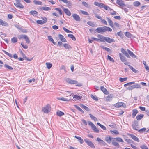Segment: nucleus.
I'll return each instance as SVG.
<instances>
[{
    "mask_svg": "<svg viewBox=\"0 0 149 149\" xmlns=\"http://www.w3.org/2000/svg\"><path fill=\"white\" fill-rule=\"evenodd\" d=\"M18 38L19 39H25L26 42L28 44H29L30 42V41L29 38L26 35H20L19 36Z\"/></svg>",
    "mask_w": 149,
    "mask_h": 149,
    "instance_id": "obj_1",
    "label": "nucleus"
},
{
    "mask_svg": "<svg viewBox=\"0 0 149 149\" xmlns=\"http://www.w3.org/2000/svg\"><path fill=\"white\" fill-rule=\"evenodd\" d=\"M51 108L49 105H47L42 108V111L45 113H48L50 112Z\"/></svg>",
    "mask_w": 149,
    "mask_h": 149,
    "instance_id": "obj_2",
    "label": "nucleus"
},
{
    "mask_svg": "<svg viewBox=\"0 0 149 149\" xmlns=\"http://www.w3.org/2000/svg\"><path fill=\"white\" fill-rule=\"evenodd\" d=\"M105 26L104 27H100L97 28L96 29V31L97 32L102 33H103L106 32Z\"/></svg>",
    "mask_w": 149,
    "mask_h": 149,
    "instance_id": "obj_3",
    "label": "nucleus"
},
{
    "mask_svg": "<svg viewBox=\"0 0 149 149\" xmlns=\"http://www.w3.org/2000/svg\"><path fill=\"white\" fill-rule=\"evenodd\" d=\"M84 141L91 147L93 148H95V146L93 144L91 141H89L88 139H84Z\"/></svg>",
    "mask_w": 149,
    "mask_h": 149,
    "instance_id": "obj_4",
    "label": "nucleus"
},
{
    "mask_svg": "<svg viewBox=\"0 0 149 149\" xmlns=\"http://www.w3.org/2000/svg\"><path fill=\"white\" fill-rule=\"evenodd\" d=\"M116 3L122 7H123L126 6L125 3L122 0H117Z\"/></svg>",
    "mask_w": 149,
    "mask_h": 149,
    "instance_id": "obj_5",
    "label": "nucleus"
},
{
    "mask_svg": "<svg viewBox=\"0 0 149 149\" xmlns=\"http://www.w3.org/2000/svg\"><path fill=\"white\" fill-rule=\"evenodd\" d=\"M72 16L74 19L77 21H80L81 19L79 16L76 14L74 13L72 14Z\"/></svg>",
    "mask_w": 149,
    "mask_h": 149,
    "instance_id": "obj_6",
    "label": "nucleus"
},
{
    "mask_svg": "<svg viewBox=\"0 0 149 149\" xmlns=\"http://www.w3.org/2000/svg\"><path fill=\"white\" fill-rule=\"evenodd\" d=\"M138 126V122L136 121H134L132 124L133 128L135 130H138L139 128Z\"/></svg>",
    "mask_w": 149,
    "mask_h": 149,
    "instance_id": "obj_7",
    "label": "nucleus"
},
{
    "mask_svg": "<svg viewBox=\"0 0 149 149\" xmlns=\"http://www.w3.org/2000/svg\"><path fill=\"white\" fill-rule=\"evenodd\" d=\"M65 81L68 83L71 84H75L77 83V81L72 80L68 78H66L65 79Z\"/></svg>",
    "mask_w": 149,
    "mask_h": 149,
    "instance_id": "obj_8",
    "label": "nucleus"
},
{
    "mask_svg": "<svg viewBox=\"0 0 149 149\" xmlns=\"http://www.w3.org/2000/svg\"><path fill=\"white\" fill-rule=\"evenodd\" d=\"M115 107L117 108H119L122 106L123 107H125L126 106L125 104L122 102H119L116 103L114 104Z\"/></svg>",
    "mask_w": 149,
    "mask_h": 149,
    "instance_id": "obj_9",
    "label": "nucleus"
},
{
    "mask_svg": "<svg viewBox=\"0 0 149 149\" xmlns=\"http://www.w3.org/2000/svg\"><path fill=\"white\" fill-rule=\"evenodd\" d=\"M14 5L17 7L23 8L24 6L20 3L19 1H16V3H14Z\"/></svg>",
    "mask_w": 149,
    "mask_h": 149,
    "instance_id": "obj_10",
    "label": "nucleus"
},
{
    "mask_svg": "<svg viewBox=\"0 0 149 149\" xmlns=\"http://www.w3.org/2000/svg\"><path fill=\"white\" fill-rule=\"evenodd\" d=\"M128 135L132 138L134 141L139 142V139L138 138L135 136L130 134H128Z\"/></svg>",
    "mask_w": 149,
    "mask_h": 149,
    "instance_id": "obj_11",
    "label": "nucleus"
},
{
    "mask_svg": "<svg viewBox=\"0 0 149 149\" xmlns=\"http://www.w3.org/2000/svg\"><path fill=\"white\" fill-rule=\"evenodd\" d=\"M105 41L109 43H111V42H114L115 40L113 39L110 38L108 37H105Z\"/></svg>",
    "mask_w": 149,
    "mask_h": 149,
    "instance_id": "obj_12",
    "label": "nucleus"
},
{
    "mask_svg": "<svg viewBox=\"0 0 149 149\" xmlns=\"http://www.w3.org/2000/svg\"><path fill=\"white\" fill-rule=\"evenodd\" d=\"M43 20H38L36 21V22L40 24H43L46 23L47 22V19L46 18L43 19Z\"/></svg>",
    "mask_w": 149,
    "mask_h": 149,
    "instance_id": "obj_13",
    "label": "nucleus"
},
{
    "mask_svg": "<svg viewBox=\"0 0 149 149\" xmlns=\"http://www.w3.org/2000/svg\"><path fill=\"white\" fill-rule=\"evenodd\" d=\"M98 37L99 38L98 39L99 41H100L102 42H104L105 41V37H104L101 35H98Z\"/></svg>",
    "mask_w": 149,
    "mask_h": 149,
    "instance_id": "obj_14",
    "label": "nucleus"
},
{
    "mask_svg": "<svg viewBox=\"0 0 149 149\" xmlns=\"http://www.w3.org/2000/svg\"><path fill=\"white\" fill-rule=\"evenodd\" d=\"M116 141V140L115 139V138H112V144L114 146L119 147V144Z\"/></svg>",
    "mask_w": 149,
    "mask_h": 149,
    "instance_id": "obj_15",
    "label": "nucleus"
},
{
    "mask_svg": "<svg viewBox=\"0 0 149 149\" xmlns=\"http://www.w3.org/2000/svg\"><path fill=\"white\" fill-rule=\"evenodd\" d=\"M105 140L109 144H110L112 141V138L111 137H106L105 138Z\"/></svg>",
    "mask_w": 149,
    "mask_h": 149,
    "instance_id": "obj_16",
    "label": "nucleus"
},
{
    "mask_svg": "<svg viewBox=\"0 0 149 149\" xmlns=\"http://www.w3.org/2000/svg\"><path fill=\"white\" fill-rule=\"evenodd\" d=\"M107 19L109 24V25L111 27H112L113 29L114 28V26L113 22L112 20L110 19L108 17H107Z\"/></svg>",
    "mask_w": 149,
    "mask_h": 149,
    "instance_id": "obj_17",
    "label": "nucleus"
},
{
    "mask_svg": "<svg viewBox=\"0 0 149 149\" xmlns=\"http://www.w3.org/2000/svg\"><path fill=\"white\" fill-rule=\"evenodd\" d=\"M98 141L100 144L104 145L106 144L105 142L103 140L101 139L100 138L98 137L97 138V139L96 140Z\"/></svg>",
    "mask_w": 149,
    "mask_h": 149,
    "instance_id": "obj_18",
    "label": "nucleus"
},
{
    "mask_svg": "<svg viewBox=\"0 0 149 149\" xmlns=\"http://www.w3.org/2000/svg\"><path fill=\"white\" fill-rule=\"evenodd\" d=\"M0 25L4 26H8V24L6 22L3 21L1 19H0Z\"/></svg>",
    "mask_w": 149,
    "mask_h": 149,
    "instance_id": "obj_19",
    "label": "nucleus"
},
{
    "mask_svg": "<svg viewBox=\"0 0 149 149\" xmlns=\"http://www.w3.org/2000/svg\"><path fill=\"white\" fill-rule=\"evenodd\" d=\"M113 97V95H110L105 97L104 99L107 101H110L112 100Z\"/></svg>",
    "mask_w": 149,
    "mask_h": 149,
    "instance_id": "obj_20",
    "label": "nucleus"
},
{
    "mask_svg": "<svg viewBox=\"0 0 149 149\" xmlns=\"http://www.w3.org/2000/svg\"><path fill=\"white\" fill-rule=\"evenodd\" d=\"M121 52L123 53L126 56L129 58H130V56L129 54L127 53V52L124 50V49L123 48H121Z\"/></svg>",
    "mask_w": 149,
    "mask_h": 149,
    "instance_id": "obj_21",
    "label": "nucleus"
},
{
    "mask_svg": "<svg viewBox=\"0 0 149 149\" xmlns=\"http://www.w3.org/2000/svg\"><path fill=\"white\" fill-rule=\"evenodd\" d=\"M58 37L60 40L62 42H66V39L64 38V36L62 35L59 34L58 35Z\"/></svg>",
    "mask_w": 149,
    "mask_h": 149,
    "instance_id": "obj_22",
    "label": "nucleus"
},
{
    "mask_svg": "<svg viewBox=\"0 0 149 149\" xmlns=\"http://www.w3.org/2000/svg\"><path fill=\"white\" fill-rule=\"evenodd\" d=\"M63 11L68 16L71 15V13L68 9L64 8Z\"/></svg>",
    "mask_w": 149,
    "mask_h": 149,
    "instance_id": "obj_23",
    "label": "nucleus"
},
{
    "mask_svg": "<svg viewBox=\"0 0 149 149\" xmlns=\"http://www.w3.org/2000/svg\"><path fill=\"white\" fill-rule=\"evenodd\" d=\"M119 55L121 61L123 62H125L126 61V60L125 59V57L123 56L122 55V54L120 53H119Z\"/></svg>",
    "mask_w": 149,
    "mask_h": 149,
    "instance_id": "obj_24",
    "label": "nucleus"
},
{
    "mask_svg": "<svg viewBox=\"0 0 149 149\" xmlns=\"http://www.w3.org/2000/svg\"><path fill=\"white\" fill-rule=\"evenodd\" d=\"M94 4L95 5L101 8H102L104 4L102 3H99L97 2H95Z\"/></svg>",
    "mask_w": 149,
    "mask_h": 149,
    "instance_id": "obj_25",
    "label": "nucleus"
},
{
    "mask_svg": "<svg viewBox=\"0 0 149 149\" xmlns=\"http://www.w3.org/2000/svg\"><path fill=\"white\" fill-rule=\"evenodd\" d=\"M127 51L130 55L133 58H136V55L131 51L129 49L127 50Z\"/></svg>",
    "mask_w": 149,
    "mask_h": 149,
    "instance_id": "obj_26",
    "label": "nucleus"
},
{
    "mask_svg": "<svg viewBox=\"0 0 149 149\" xmlns=\"http://www.w3.org/2000/svg\"><path fill=\"white\" fill-rule=\"evenodd\" d=\"M57 99L60 100H62L63 101H70V100H71V99H67L66 98H64L63 97H61V98H58Z\"/></svg>",
    "mask_w": 149,
    "mask_h": 149,
    "instance_id": "obj_27",
    "label": "nucleus"
},
{
    "mask_svg": "<svg viewBox=\"0 0 149 149\" xmlns=\"http://www.w3.org/2000/svg\"><path fill=\"white\" fill-rule=\"evenodd\" d=\"M101 90L105 94H108L109 93L108 91H107L106 89L103 86H101Z\"/></svg>",
    "mask_w": 149,
    "mask_h": 149,
    "instance_id": "obj_28",
    "label": "nucleus"
},
{
    "mask_svg": "<svg viewBox=\"0 0 149 149\" xmlns=\"http://www.w3.org/2000/svg\"><path fill=\"white\" fill-rule=\"evenodd\" d=\"M56 114L58 116L60 117L64 115V113L60 111H57L56 112Z\"/></svg>",
    "mask_w": 149,
    "mask_h": 149,
    "instance_id": "obj_29",
    "label": "nucleus"
},
{
    "mask_svg": "<svg viewBox=\"0 0 149 149\" xmlns=\"http://www.w3.org/2000/svg\"><path fill=\"white\" fill-rule=\"evenodd\" d=\"M82 97L77 95H74L73 97V99H74V100H79L81 99Z\"/></svg>",
    "mask_w": 149,
    "mask_h": 149,
    "instance_id": "obj_30",
    "label": "nucleus"
},
{
    "mask_svg": "<svg viewBox=\"0 0 149 149\" xmlns=\"http://www.w3.org/2000/svg\"><path fill=\"white\" fill-rule=\"evenodd\" d=\"M132 112V116L133 118H134L136 114L138 113V111L136 109H134L133 111Z\"/></svg>",
    "mask_w": 149,
    "mask_h": 149,
    "instance_id": "obj_31",
    "label": "nucleus"
},
{
    "mask_svg": "<svg viewBox=\"0 0 149 149\" xmlns=\"http://www.w3.org/2000/svg\"><path fill=\"white\" fill-rule=\"evenodd\" d=\"M128 66L129 67V68H130V69L134 72L135 73H136L138 71L136 70L133 67L131 66L130 65H128Z\"/></svg>",
    "mask_w": 149,
    "mask_h": 149,
    "instance_id": "obj_32",
    "label": "nucleus"
},
{
    "mask_svg": "<svg viewBox=\"0 0 149 149\" xmlns=\"http://www.w3.org/2000/svg\"><path fill=\"white\" fill-rule=\"evenodd\" d=\"M48 40L50 41H51L55 45L56 44V42H55L54 40L52 38V36H48Z\"/></svg>",
    "mask_w": 149,
    "mask_h": 149,
    "instance_id": "obj_33",
    "label": "nucleus"
},
{
    "mask_svg": "<svg viewBox=\"0 0 149 149\" xmlns=\"http://www.w3.org/2000/svg\"><path fill=\"white\" fill-rule=\"evenodd\" d=\"M87 24L90 25V26L92 27H95L97 26L95 24H94V23L91 21H89L87 22Z\"/></svg>",
    "mask_w": 149,
    "mask_h": 149,
    "instance_id": "obj_34",
    "label": "nucleus"
},
{
    "mask_svg": "<svg viewBox=\"0 0 149 149\" xmlns=\"http://www.w3.org/2000/svg\"><path fill=\"white\" fill-rule=\"evenodd\" d=\"M133 88H140L141 86L139 84L134 85H133Z\"/></svg>",
    "mask_w": 149,
    "mask_h": 149,
    "instance_id": "obj_35",
    "label": "nucleus"
},
{
    "mask_svg": "<svg viewBox=\"0 0 149 149\" xmlns=\"http://www.w3.org/2000/svg\"><path fill=\"white\" fill-rule=\"evenodd\" d=\"M133 5L136 7H138L140 5V3L138 1H136L133 3Z\"/></svg>",
    "mask_w": 149,
    "mask_h": 149,
    "instance_id": "obj_36",
    "label": "nucleus"
},
{
    "mask_svg": "<svg viewBox=\"0 0 149 149\" xmlns=\"http://www.w3.org/2000/svg\"><path fill=\"white\" fill-rule=\"evenodd\" d=\"M29 13L33 16H36L37 15L38 12L36 11H31L29 12Z\"/></svg>",
    "mask_w": 149,
    "mask_h": 149,
    "instance_id": "obj_37",
    "label": "nucleus"
},
{
    "mask_svg": "<svg viewBox=\"0 0 149 149\" xmlns=\"http://www.w3.org/2000/svg\"><path fill=\"white\" fill-rule=\"evenodd\" d=\"M80 106L81 107L84 108V109L87 111H90V109L88 108L83 104L80 105Z\"/></svg>",
    "mask_w": 149,
    "mask_h": 149,
    "instance_id": "obj_38",
    "label": "nucleus"
},
{
    "mask_svg": "<svg viewBox=\"0 0 149 149\" xmlns=\"http://www.w3.org/2000/svg\"><path fill=\"white\" fill-rule=\"evenodd\" d=\"M46 65L48 69H50L52 66V64L51 63L48 62L46 63Z\"/></svg>",
    "mask_w": 149,
    "mask_h": 149,
    "instance_id": "obj_39",
    "label": "nucleus"
},
{
    "mask_svg": "<svg viewBox=\"0 0 149 149\" xmlns=\"http://www.w3.org/2000/svg\"><path fill=\"white\" fill-rule=\"evenodd\" d=\"M102 8H104V9L106 10H109L111 11L112 10L109 7L105 6L104 4Z\"/></svg>",
    "mask_w": 149,
    "mask_h": 149,
    "instance_id": "obj_40",
    "label": "nucleus"
},
{
    "mask_svg": "<svg viewBox=\"0 0 149 149\" xmlns=\"http://www.w3.org/2000/svg\"><path fill=\"white\" fill-rule=\"evenodd\" d=\"M143 117V115H139L136 116V118L137 120H140Z\"/></svg>",
    "mask_w": 149,
    "mask_h": 149,
    "instance_id": "obj_41",
    "label": "nucleus"
},
{
    "mask_svg": "<svg viewBox=\"0 0 149 149\" xmlns=\"http://www.w3.org/2000/svg\"><path fill=\"white\" fill-rule=\"evenodd\" d=\"M68 36L72 39L73 40H76L75 37L72 34H68Z\"/></svg>",
    "mask_w": 149,
    "mask_h": 149,
    "instance_id": "obj_42",
    "label": "nucleus"
},
{
    "mask_svg": "<svg viewBox=\"0 0 149 149\" xmlns=\"http://www.w3.org/2000/svg\"><path fill=\"white\" fill-rule=\"evenodd\" d=\"M41 9L45 11H48L50 10L51 8L49 7H42Z\"/></svg>",
    "mask_w": 149,
    "mask_h": 149,
    "instance_id": "obj_43",
    "label": "nucleus"
},
{
    "mask_svg": "<svg viewBox=\"0 0 149 149\" xmlns=\"http://www.w3.org/2000/svg\"><path fill=\"white\" fill-rule=\"evenodd\" d=\"M11 41L13 43L16 42L17 41V38L16 37H13L11 39Z\"/></svg>",
    "mask_w": 149,
    "mask_h": 149,
    "instance_id": "obj_44",
    "label": "nucleus"
},
{
    "mask_svg": "<svg viewBox=\"0 0 149 149\" xmlns=\"http://www.w3.org/2000/svg\"><path fill=\"white\" fill-rule=\"evenodd\" d=\"M33 3L36 5H41L42 4V2L40 1H37L34 0L33 1Z\"/></svg>",
    "mask_w": 149,
    "mask_h": 149,
    "instance_id": "obj_45",
    "label": "nucleus"
},
{
    "mask_svg": "<svg viewBox=\"0 0 149 149\" xmlns=\"http://www.w3.org/2000/svg\"><path fill=\"white\" fill-rule=\"evenodd\" d=\"M125 34L128 38H131L132 36V34L129 32H126L125 33Z\"/></svg>",
    "mask_w": 149,
    "mask_h": 149,
    "instance_id": "obj_46",
    "label": "nucleus"
},
{
    "mask_svg": "<svg viewBox=\"0 0 149 149\" xmlns=\"http://www.w3.org/2000/svg\"><path fill=\"white\" fill-rule=\"evenodd\" d=\"M64 46L65 48L67 49H70L71 48L70 46L69 45L67 44H64Z\"/></svg>",
    "mask_w": 149,
    "mask_h": 149,
    "instance_id": "obj_47",
    "label": "nucleus"
},
{
    "mask_svg": "<svg viewBox=\"0 0 149 149\" xmlns=\"http://www.w3.org/2000/svg\"><path fill=\"white\" fill-rule=\"evenodd\" d=\"M111 132L112 134H119V132L117 130L111 131Z\"/></svg>",
    "mask_w": 149,
    "mask_h": 149,
    "instance_id": "obj_48",
    "label": "nucleus"
},
{
    "mask_svg": "<svg viewBox=\"0 0 149 149\" xmlns=\"http://www.w3.org/2000/svg\"><path fill=\"white\" fill-rule=\"evenodd\" d=\"M127 79V78L125 77L123 78H120L119 80L121 82H123L126 81Z\"/></svg>",
    "mask_w": 149,
    "mask_h": 149,
    "instance_id": "obj_49",
    "label": "nucleus"
},
{
    "mask_svg": "<svg viewBox=\"0 0 149 149\" xmlns=\"http://www.w3.org/2000/svg\"><path fill=\"white\" fill-rule=\"evenodd\" d=\"M4 52L6 54L8 55L10 57L12 58L13 57V55L9 53L6 51H4Z\"/></svg>",
    "mask_w": 149,
    "mask_h": 149,
    "instance_id": "obj_50",
    "label": "nucleus"
},
{
    "mask_svg": "<svg viewBox=\"0 0 149 149\" xmlns=\"http://www.w3.org/2000/svg\"><path fill=\"white\" fill-rule=\"evenodd\" d=\"M107 59L111 61L114 62V61L113 58L109 56L108 55L107 56Z\"/></svg>",
    "mask_w": 149,
    "mask_h": 149,
    "instance_id": "obj_51",
    "label": "nucleus"
},
{
    "mask_svg": "<svg viewBox=\"0 0 149 149\" xmlns=\"http://www.w3.org/2000/svg\"><path fill=\"white\" fill-rule=\"evenodd\" d=\"M92 129L95 132L97 133H98L99 132V130L96 128V127L95 125L94 126V127Z\"/></svg>",
    "mask_w": 149,
    "mask_h": 149,
    "instance_id": "obj_52",
    "label": "nucleus"
},
{
    "mask_svg": "<svg viewBox=\"0 0 149 149\" xmlns=\"http://www.w3.org/2000/svg\"><path fill=\"white\" fill-rule=\"evenodd\" d=\"M4 66L6 67L9 70H12L13 69V68L11 66H9L7 64H5Z\"/></svg>",
    "mask_w": 149,
    "mask_h": 149,
    "instance_id": "obj_53",
    "label": "nucleus"
},
{
    "mask_svg": "<svg viewBox=\"0 0 149 149\" xmlns=\"http://www.w3.org/2000/svg\"><path fill=\"white\" fill-rule=\"evenodd\" d=\"M91 97L94 100H98V98L97 97L94 96L93 95H91Z\"/></svg>",
    "mask_w": 149,
    "mask_h": 149,
    "instance_id": "obj_54",
    "label": "nucleus"
},
{
    "mask_svg": "<svg viewBox=\"0 0 149 149\" xmlns=\"http://www.w3.org/2000/svg\"><path fill=\"white\" fill-rule=\"evenodd\" d=\"M146 130V129L145 128H144L141 129L139 130H138V131L139 132L143 133V132H144Z\"/></svg>",
    "mask_w": 149,
    "mask_h": 149,
    "instance_id": "obj_55",
    "label": "nucleus"
},
{
    "mask_svg": "<svg viewBox=\"0 0 149 149\" xmlns=\"http://www.w3.org/2000/svg\"><path fill=\"white\" fill-rule=\"evenodd\" d=\"M115 139H116V141H117L118 142H123V140L122 138H120L118 137V138H115Z\"/></svg>",
    "mask_w": 149,
    "mask_h": 149,
    "instance_id": "obj_56",
    "label": "nucleus"
},
{
    "mask_svg": "<svg viewBox=\"0 0 149 149\" xmlns=\"http://www.w3.org/2000/svg\"><path fill=\"white\" fill-rule=\"evenodd\" d=\"M105 30H106V31H112V29L109 27H106L105 26Z\"/></svg>",
    "mask_w": 149,
    "mask_h": 149,
    "instance_id": "obj_57",
    "label": "nucleus"
},
{
    "mask_svg": "<svg viewBox=\"0 0 149 149\" xmlns=\"http://www.w3.org/2000/svg\"><path fill=\"white\" fill-rule=\"evenodd\" d=\"M88 125L91 127H92V128L94 127V126H95L94 125V124H93V123L92 122H91L90 121H88Z\"/></svg>",
    "mask_w": 149,
    "mask_h": 149,
    "instance_id": "obj_58",
    "label": "nucleus"
},
{
    "mask_svg": "<svg viewBox=\"0 0 149 149\" xmlns=\"http://www.w3.org/2000/svg\"><path fill=\"white\" fill-rule=\"evenodd\" d=\"M63 30L66 32L68 33H72V32L70 30H68V29H66L65 27H64L63 28Z\"/></svg>",
    "mask_w": 149,
    "mask_h": 149,
    "instance_id": "obj_59",
    "label": "nucleus"
},
{
    "mask_svg": "<svg viewBox=\"0 0 149 149\" xmlns=\"http://www.w3.org/2000/svg\"><path fill=\"white\" fill-rule=\"evenodd\" d=\"M81 12L84 15H89L88 13L86 11L81 10H80Z\"/></svg>",
    "mask_w": 149,
    "mask_h": 149,
    "instance_id": "obj_60",
    "label": "nucleus"
},
{
    "mask_svg": "<svg viewBox=\"0 0 149 149\" xmlns=\"http://www.w3.org/2000/svg\"><path fill=\"white\" fill-rule=\"evenodd\" d=\"M79 142L81 144H82L84 142V141L82 139L81 137H79L78 138Z\"/></svg>",
    "mask_w": 149,
    "mask_h": 149,
    "instance_id": "obj_61",
    "label": "nucleus"
},
{
    "mask_svg": "<svg viewBox=\"0 0 149 149\" xmlns=\"http://www.w3.org/2000/svg\"><path fill=\"white\" fill-rule=\"evenodd\" d=\"M21 45H22L23 47L25 49H26L28 48V47L27 45H24L23 43H21Z\"/></svg>",
    "mask_w": 149,
    "mask_h": 149,
    "instance_id": "obj_62",
    "label": "nucleus"
},
{
    "mask_svg": "<svg viewBox=\"0 0 149 149\" xmlns=\"http://www.w3.org/2000/svg\"><path fill=\"white\" fill-rule=\"evenodd\" d=\"M82 4L86 7H87L88 6V4L86 2L83 1L82 3Z\"/></svg>",
    "mask_w": 149,
    "mask_h": 149,
    "instance_id": "obj_63",
    "label": "nucleus"
},
{
    "mask_svg": "<svg viewBox=\"0 0 149 149\" xmlns=\"http://www.w3.org/2000/svg\"><path fill=\"white\" fill-rule=\"evenodd\" d=\"M142 149H148L147 147L143 145L141 146Z\"/></svg>",
    "mask_w": 149,
    "mask_h": 149,
    "instance_id": "obj_64",
    "label": "nucleus"
}]
</instances>
